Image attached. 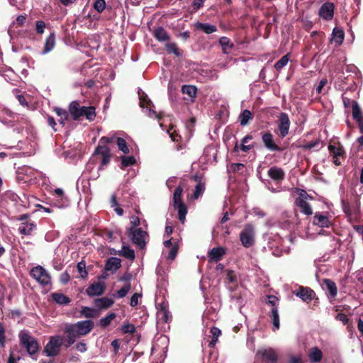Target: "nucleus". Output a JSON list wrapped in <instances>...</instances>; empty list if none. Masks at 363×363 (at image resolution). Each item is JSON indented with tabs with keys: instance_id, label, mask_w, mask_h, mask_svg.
<instances>
[{
	"instance_id": "nucleus-1",
	"label": "nucleus",
	"mask_w": 363,
	"mask_h": 363,
	"mask_svg": "<svg viewBox=\"0 0 363 363\" xmlns=\"http://www.w3.org/2000/svg\"><path fill=\"white\" fill-rule=\"evenodd\" d=\"M94 326V322L91 320L66 324L64 328V332L66 334V347L72 345L78 338L89 333Z\"/></svg>"
},
{
	"instance_id": "nucleus-2",
	"label": "nucleus",
	"mask_w": 363,
	"mask_h": 363,
	"mask_svg": "<svg viewBox=\"0 0 363 363\" xmlns=\"http://www.w3.org/2000/svg\"><path fill=\"white\" fill-rule=\"evenodd\" d=\"M183 193V186H178L173 194V206L178 211V218L182 223H184L187 214V206L182 201V196Z\"/></svg>"
},
{
	"instance_id": "nucleus-3",
	"label": "nucleus",
	"mask_w": 363,
	"mask_h": 363,
	"mask_svg": "<svg viewBox=\"0 0 363 363\" xmlns=\"http://www.w3.org/2000/svg\"><path fill=\"white\" fill-rule=\"evenodd\" d=\"M256 231L252 223H247L240 233V240L245 248H250L255 243Z\"/></svg>"
},
{
	"instance_id": "nucleus-4",
	"label": "nucleus",
	"mask_w": 363,
	"mask_h": 363,
	"mask_svg": "<svg viewBox=\"0 0 363 363\" xmlns=\"http://www.w3.org/2000/svg\"><path fill=\"white\" fill-rule=\"evenodd\" d=\"M21 345L26 348L30 355L35 354L39 350V345L35 338L28 333L21 331L19 334Z\"/></svg>"
},
{
	"instance_id": "nucleus-5",
	"label": "nucleus",
	"mask_w": 363,
	"mask_h": 363,
	"mask_svg": "<svg viewBox=\"0 0 363 363\" xmlns=\"http://www.w3.org/2000/svg\"><path fill=\"white\" fill-rule=\"evenodd\" d=\"M128 235L133 242L140 249H143L146 245L147 233L146 231L139 228H130L128 230Z\"/></svg>"
},
{
	"instance_id": "nucleus-6",
	"label": "nucleus",
	"mask_w": 363,
	"mask_h": 363,
	"mask_svg": "<svg viewBox=\"0 0 363 363\" xmlns=\"http://www.w3.org/2000/svg\"><path fill=\"white\" fill-rule=\"evenodd\" d=\"M30 274V276L42 286H48L51 283L50 274L42 266L38 265L33 267Z\"/></svg>"
},
{
	"instance_id": "nucleus-7",
	"label": "nucleus",
	"mask_w": 363,
	"mask_h": 363,
	"mask_svg": "<svg viewBox=\"0 0 363 363\" xmlns=\"http://www.w3.org/2000/svg\"><path fill=\"white\" fill-rule=\"evenodd\" d=\"M140 106L143 109V111L150 118L154 119H160V114L154 111L152 108L153 104L150 99L147 98V96L144 93L138 92Z\"/></svg>"
},
{
	"instance_id": "nucleus-8",
	"label": "nucleus",
	"mask_w": 363,
	"mask_h": 363,
	"mask_svg": "<svg viewBox=\"0 0 363 363\" xmlns=\"http://www.w3.org/2000/svg\"><path fill=\"white\" fill-rule=\"evenodd\" d=\"M62 345V338L59 335L52 336L45 346L43 353L46 356L53 357L59 354Z\"/></svg>"
},
{
	"instance_id": "nucleus-9",
	"label": "nucleus",
	"mask_w": 363,
	"mask_h": 363,
	"mask_svg": "<svg viewBox=\"0 0 363 363\" xmlns=\"http://www.w3.org/2000/svg\"><path fill=\"white\" fill-rule=\"evenodd\" d=\"M267 303L272 306L270 317L273 324V329L274 330H277L279 328V315L277 308L279 299L277 296L273 295L267 296Z\"/></svg>"
},
{
	"instance_id": "nucleus-10",
	"label": "nucleus",
	"mask_w": 363,
	"mask_h": 363,
	"mask_svg": "<svg viewBox=\"0 0 363 363\" xmlns=\"http://www.w3.org/2000/svg\"><path fill=\"white\" fill-rule=\"evenodd\" d=\"M290 124L291 123L288 114L286 113H281L278 118V130L279 137L283 138L289 134Z\"/></svg>"
},
{
	"instance_id": "nucleus-11",
	"label": "nucleus",
	"mask_w": 363,
	"mask_h": 363,
	"mask_svg": "<svg viewBox=\"0 0 363 363\" xmlns=\"http://www.w3.org/2000/svg\"><path fill=\"white\" fill-rule=\"evenodd\" d=\"M307 196L306 192L301 193L300 196L296 199V205L300 208L301 212L306 216L313 214V210L311 205L307 201Z\"/></svg>"
},
{
	"instance_id": "nucleus-12",
	"label": "nucleus",
	"mask_w": 363,
	"mask_h": 363,
	"mask_svg": "<svg viewBox=\"0 0 363 363\" xmlns=\"http://www.w3.org/2000/svg\"><path fill=\"white\" fill-rule=\"evenodd\" d=\"M261 356L262 359L269 363H277L278 355L276 350L273 348H262L257 352V356Z\"/></svg>"
},
{
	"instance_id": "nucleus-13",
	"label": "nucleus",
	"mask_w": 363,
	"mask_h": 363,
	"mask_svg": "<svg viewBox=\"0 0 363 363\" xmlns=\"http://www.w3.org/2000/svg\"><path fill=\"white\" fill-rule=\"evenodd\" d=\"M262 140L264 147L269 151L280 152L281 147L274 141L273 135L269 132H266L262 135Z\"/></svg>"
},
{
	"instance_id": "nucleus-14",
	"label": "nucleus",
	"mask_w": 363,
	"mask_h": 363,
	"mask_svg": "<svg viewBox=\"0 0 363 363\" xmlns=\"http://www.w3.org/2000/svg\"><path fill=\"white\" fill-rule=\"evenodd\" d=\"M94 154L101 157V165L99 167V170L101 169L103 166L109 163L110 150L107 146L99 145L94 152Z\"/></svg>"
},
{
	"instance_id": "nucleus-15",
	"label": "nucleus",
	"mask_w": 363,
	"mask_h": 363,
	"mask_svg": "<svg viewBox=\"0 0 363 363\" xmlns=\"http://www.w3.org/2000/svg\"><path fill=\"white\" fill-rule=\"evenodd\" d=\"M334 4L331 2L324 3L320 8L318 14L324 20L330 21L334 16Z\"/></svg>"
},
{
	"instance_id": "nucleus-16",
	"label": "nucleus",
	"mask_w": 363,
	"mask_h": 363,
	"mask_svg": "<svg viewBox=\"0 0 363 363\" xmlns=\"http://www.w3.org/2000/svg\"><path fill=\"white\" fill-rule=\"evenodd\" d=\"M294 293L297 297L300 298L303 301L307 303L311 301L315 296L314 291L308 287H300Z\"/></svg>"
},
{
	"instance_id": "nucleus-17",
	"label": "nucleus",
	"mask_w": 363,
	"mask_h": 363,
	"mask_svg": "<svg viewBox=\"0 0 363 363\" xmlns=\"http://www.w3.org/2000/svg\"><path fill=\"white\" fill-rule=\"evenodd\" d=\"M157 308H158V311L157 313V319L160 321H162L164 323H168L171 320L172 315L167 308V303L164 302H162V303L158 304Z\"/></svg>"
},
{
	"instance_id": "nucleus-18",
	"label": "nucleus",
	"mask_w": 363,
	"mask_h": 363,
	"mask_svg": "<svg viewBox=\"0 0 363 363\" xmlns=\"http://www.w3.org/2000/svg\"><path fill=\"white\" fill-rule=\"evenodd\" d=\"M36 229V224L33 221L22 222L18 228L20 234L23 235H30Z\"/></svg>"
},
{
	"instance_id": "nucleus-19",
	"label": "nucleus",
	"mask_w": 363,
	"mask_h": 363,
	"mask_svg": "<svg viewBox=\"0 0 363 363\" xmlns=\"http://www.w3.org/2000/svg\"><path fill=\"white\" fill-rule=\"evenodd\" d=\"M105 289L104 284L101 282H96L94 284H91L87 289H86V294L89 296H96L101 295Z\"/></svg>"
},
{
	"instance_id": "nucleus-20",
	"label": "nucleus",
	"mask_w": 363,
	"mask_h": 363,
	"mask_svg": "<svg viewBox=\"0 0 363 363\" xmlns=\"http://www.w3.org/2000/svg\"><path fill=\"white\" fill-rule=\"evenodd\" d=\"M268 176L276 182L282 181L285 177L284 171L281 167H272L268 169Z\"/></svg>"
},
{
	"instance_id": "nucleus-21",
	"label": "nucleus",
	"mask_w": 363,
	"mask_h": 363,
	"mask_svg": "<svg viewBox=\"0 0 363 363\" xmlns=\"http://www.w3.org/2000/svg\"><path fill=\"white\" fill-rule=\"evenodd\" d=\"M55 46V32H52L50 35L46 38L43 49L41 52L42 55H46L51 52Z\"/></svg>"
},
{
	"instance_id": "nucleus-22",
	"label": "nucleus",
	"mask_w": 363,
	"mask_h": 363,
	"mask_svg": "<svg viewBox=\"0 0 363 363\" xmlns=\"http://www.w3.org/2000/svg\"><path fill=\"white\" fill-rule=\"evenodd\" d=\"M313 224L321 228H328L331 225V221L328 216L318 213L313 217Z\"/></svg>"
},
{
	"instance_id": "nucleus-23",
	"label": "nucleus",
	"mask_w": 363,
	"mask_h": 363,
	"mask_svg": "<svg viewBox=\"0 0 363 363\" xmlns=\"http://www.w3.org/2000/svg\"><path fill=\"white\" fill-rule=\"evenodd\" d=\"M82 110L83 106H81L77 101H72L69 106V111L75 121L82 117Z\"/></svg>"
},
{
	"instance_id": "nucleus-24",
	"label": "nucleus",
	"mask_w": 363,
	"mask_h": 363,
	"mask_svg": "<svg viewBox=\"0 0 363 363\" xmlns=\"http://www.w3.org/2000/svg\"><path fill=\"white\" fill-rule=\"evenodd\" d=\"M308 356L311 362L317 363L322 359L323 352L318 347H314L309 350Z\"/></svg>"
},
{
	"instance_id": "nucleus-25",
	"label": "nucleus",
	"mask_w": 363,
	"mask_h": 363,
	"mask_svg": "<svg viewBox=\"0 0 363 363\" xmlns=\"http://www.w3.org/2000/svg\"><path fill=\"white\" fill-rule=\"evenodd\" d=\"M121 266V259L116 257H111L106 261L105 268L108 271H115L118 269Z\"/></svg>"
},
{
	"instance_id": "nucleus-26",
	"label": "nucleus",
	"mask_w": 363,
	"mask_h": 363,
	"mask_svg": "<svg viewBox=\"0 0 363 363\" xmlns=\"http://www.w3.org/2000/svg\"><path fill=\"white\" fill-rule=\"evenodd\" d=\"M154 37L160 42H167L169 40V35L162 27H158L153 32Z\"/></svg>"
},
{
	"instance_id": "nucleus-27",
	"label": "nucleus",
	"mask_w": 363,
	"mask_h": 363,
	"mask_svg": "<svg viewBox=\"0 0 363 363\" xmlns=\"http://www.w3.org/2000/svg\"><path fill=\"white\" fill-rule=\"evenodd\" d=\"M219 43L224 54H229L232 52L234 45L228 38L221 37L219 40Z\"/></svg>"
},
{
	"instance_id": "nucleus-28",
	"label": "nucleus",
	"mask_w": 363,
	"mask_h": 363,
	"mask_svg": "<svg viewBox=\"0 0 363 363\" xmlns=\"http://www.w3.org/2000/svg\"><path fill=\"white\" fill-rule=\"evenodd\" d=\"M323 281L325 285L328 296L332 298L335 297L337 293V289L335 283L333 281L328 279H325Z\"/></svg>"
},
{
	"instance_id": "nucleus-29",
	"label": "nucleus",
	"mask_w": 363,
	"mask_h": 363,
	"mask_svg": "<svg viewBox=\"0 0 363 363\" xmlns=\"http://www.w3.org/2000/svg\"><path fill=\"white\" fill-rule=\"evenodd\" d=\"M345 38L343 30L339 28H334L332 33V40L336 43L337 45H340Z\"/></svg>"
},
{
	"instance_id": "nucleus-30",
	"label": "nucleus",
	"mask_w": 363,
	"mask_h": 363,
	"mask_svg": "<svg viewBox=\"0 0 363 363\" xmlns=\"http://www.w3.org/2000/svg\"><path fill=\"white\" fill-rule=\"evenodd\" d=\"M52 299L59 305L67 306L70 303V298L61 293H52Z\"/></svg>"
},
{
	"instance_id": "nucleus-31",
	"label": "nucleus",
	"mask_w": 363,
	"mask_h": 363,
	"mask_svg": "<svg viewBox=\"0 0 363 363\" xmlns=\"http://www.w3.org/2000/svg\"><path fill=\"white\" fill-rule=\"evenodd\" d=\"M252 119V114L248 109L242 111L238 117L239 122L242 126L247 125Z\"/></svg>"
},
{
	"instance_id": "nucleus-32",
	"label": "nucleus",
	"mask_w": 363,
	"mask_h": 363,
	"mask_svg": "<svg viewBox=\"0 0 363 363\" xmlns=\"http://www.w3.org/2000/svg\"><path fill=\"white\" fill-rule=\"evenodd\" d=\"M55 197L61 198V203L59 204L60 208H66L69 206V201L66 196L64 194V191L60 188H57L54 190Z\"/></svg>"
},
{
	"instance_id": "nucleus-33",
	"label": "nucleus",
	"mask_w": 363,
	"mask_h": 363,
	"mask_svg": "<svg viewBox=\"0 0 363 363\" xmlns=\"http://www.w3.org/2000/svg\"><path fill=\"white\" fill-rule=\"evenodd\" d=\"M352 118L358 123L362 118V110L359 106V104L353 101L352 103Z\"/></svg>"
},
{
	"instance_id": "nucleus-34",
	"label": "nucleus",
	"mask_w": 363,
	"mask_h": 363,
	"mask_svg": "<svg viewBox=\"0 0 363 363\" xmlns=\"http://www.w3.org/2000/svg\"><path fill=\"white\" fill-rule=\"evenodd\" d=\"M113 304V301L107 297H103L95 300V306L99 308H107Z\"/></svg>"
},
{
	"instance_id": "nucleus-35",
	"label": "nucleus",
	"mask_w": 363,
	"mask_h": 363,
	"mask_svg": "<svg viewBox=\"0 0 363 363\" xmlns=\"http://www.w3.org/2000/svg\"><path fill=\"white\" fill-rule=\"evenodd\" d=\"M225 253V250L223 247H213L209 252L211 259L218 261Z\"/></svg>"
},
{
	"instance_id": "nucleus-36",
	"label": "nucleus",
	"mask_w": 363,
	"mask_h": 363,
	"mask_svg": "<svg viewBox=\"0 0 363 363\" xmlns=\"http://www.w3.org/2000/svg\"><path fill=\"white\" fill-rule=\"evenodd\" d=\"M82 116H85L90 121L94 120L96 117L95 108L93 106H83Z\"/></svg>"
},
{
	"instance_id": "nucleus-37",
	"label": "nucleus",
	"mask_w": 363,
	"mask_h": 363,
	"mask_svg": "<svg viewBox=\"0 0 363 363\" xmlns=\"http://www.w3.org/2000/svg\"><path fill=\"white\" fill-rule=\"evenodd\" d=\"M269 247L272 250V253L276 257H280L283 254H288L289 252V247H279V246H274L273 244H270Z\"/></svg>"
},
{
	"instance_id": "nucleus-38",
	"label": "nucleus",
	"mask_w": 363,
	"mask_h": 363,
	"mask_svg": "<svg viewBox=\"0 0 363 363\" xmlns=\"http://www.w3.org/2000/svg\"><path fill=\"white\" fill-rule=\"evenodd\" d=\"M55 112L59 116L58 121L60 124H61L62 126H65L66 121L68 118V113L67 111L57 107L55 108Z\"/></svg>"
},
{
	"instance_id": "nucleus-39",
	"label": "nucleus",
	"mask_w": 363,
	"mask_h": 363,
	"mask_svg": "<svg viewBox=\"0 0 363 363\" xmlns=\"http://www.w3.org/2000/svg\"><path fill=\"white\" fill-rule=\"evenodd\" d=\"M343 211L350 216L352 215H357L359 213V207H356L355 208L352 209L349 203L342 201V202Z\"/></svg>"
},
{
	"instance_id": "nucleus-40",
	"label": "nucleus",
	"mask_w": 363,
	"mask_h": 363,
	"mask_svg": "<svg viewBox=\"0 0 363 363\" xmlns=\"http://www.w3.org/2000/svg\"><path fill=\"white\" fill-rule=\"evenodd\" d=\"M182 91L184 94H187L189 97L194 98L196 96L197 89L193 85H183Z\"/></svg>"
},
{
	"instance_id": "nucleus-41",
	"label": "nucleus",
	"mask_w": 363,
	"mask_h": 363,
	"mask_svg": "<svg viewBox=\"0 0 363 363\" xmlns=\"http://www.w3.org/2000/svg\"><path fill=\"white\" fill-rule=\"evenodd\" d=\"M119 255L130 260L135 259L134 250L128 247L123 246L122 250L119 252Z\"/></svg>"
},
{
	"instance_id": "nucleus-42",
	"label": "nucleus",
	"mask_w": 363,
	"mask_h": 363,
	"mask_svg": "<svg viewBox=\"0 0 363 363\" xmlns=\"http://www.w3.org/2000/svg\"><path fill=\"white\" fill-rule=\"evenodd\" d=\"M197 28L202 30L207 34H211L217 30L216 26L209 23H200L198 24Z\"/></svg>"
},
{
	"instance_id": "nucleus-43",
	"label": "nucleus",
	"mask_w": 363,
	"mask_h": 363,
	"mask_svg": "<svg viewBox=\"0 0 363 363\" xmlns=\"http://www.w3.org/2000/svg\"><path fill=\"white\" fill-rule=\"evenodd\" d=\"M165 48L168 52L173 53L177 57H180L183 54V52L177 48V45L174 43H166Z\"/></svg>"
},
{
	"instance_id": "nucleus-44",
	"label": "nucleus",
	"mask_w": 363,
	"mask_h": 363,
	"mask_svg": "<svg viewBox=\"0 0 363 363\" xmlns=\"http://www.w3.org/2000/svg\"><path fill=\"white\" fill-rule=\"evenodd\" d=\"M116 313H109L108 315L102 318L100 320V321H99L100 325L104 328L107 327L108 325H110V323L116 318Z\"/></svg>"
},
{
	"instance_id": "nucleus-45",
	"label": "nucleus",
	"mask_w": 363,
	"mask_h": 363,
	"mask_svg": "<svg viewBox=\"0 0 363 363\" xmlns=\"http://www.w3.org/2000/svg\"><path fill=\"white\" fill-rule=\"evenodd\" d=\"M328 149L330 151V153L333 156V157H339L342 155L343 154V150L342 147H337L333 145H330L328 146Z\"/></svg>"
},
{
	"instance_id": "nucleus-46",
	"label": "nucleus",
	"mask_w": 363,
	"mask_h": 363,
	"mask_svg": "<svg viewBox=\"0 0 363 363\" xmlns=\"http://www.w3.org/2000/svg\"><path fill=\"white\" fill-rule=\"evenodd\" d=\"M289 60V54L284 55L279 60L274 64V68L280 70L284 68Z\"/></svg>"
},
{
	"instance_id": "nucleus-47",
	"label": "nucleus",
	"mask_w": 363,
	"mask_h": 363,
	"mask_svg": "<svg viewBox=\"0 0 363 363\" xmlns=\"http://www.w3.org/2000/svg\"><path fill=\"white\" fill-rule=\"evenodd\" d=\"M136 162L133 156L121 157V165L123 167H127L133 165Z\"/></svg>"
},
{
	"instance_id": "nucleus-48",
	"label": "nucleus",
	"mask_w": 363,
	"mask_h": 363,
	"mask_svg": "<svg viewBox=\"0 0 363 363\" xmlns=\"http://www.w3.org/2000/svg\"><path fill=\"white\" fill-rule=\"evenodd\" d=\"M77 268L81 278L84 279L87 277L88 273L86 270L85 261L82 260L79 262H78Z\"/></svg>"
},
{
	"instance_id": "nucleus-49",
	"label": "nucleus",
	"mask_w": 363,
	"mask_h": 363,
	"mask_svg": "<svg viewBox=\"0 0 363 363\" xmlns=\"http://www.w3.org/2000/svg\"><path fill=\"white\" fill-rule=\"evenodd\" d=\"M205 190V184L204 183L199 182L195 187V190L194 192V198L197 199L200 196H201Z\"/></svg>"
},
{
	"instance_id": "nucleus-50",
	"label": "nucleus",
	"mask_w": 363,
	"mask_h": 363,
	"mask_svg": "<svg viewBox=\"0 0 363 363\" xmlns=\"http://www.w3.org/2000/svg\"><path fill=\"white\" fill-rule=\"evenodd\" d=\"M117 145L118 149L124 154L129 152V148L127 145L126 141L122 138H117Z\"/></svg>"
},
{
	"instance_id": "nucleus-51",
	"label": "nucleus",
	"mask_w": 363,
	"mask_h": 363,
	"mask_svg": "<svg viewBox=\"0 0 363 363\" xmlns=\"http://www.w3.org/2000/svg\"><path fill=\"white\" fill-rule=\"evenodd\" d=\"M121 332L124 334L126 333H134L135 331V327L134 325L130 324L129 323H124L121 326Z\"/></svg>"
},
{
	"instance_id": "nucleus-52",
	"label": "nucleus",
	"mask_w": 363,
	"mask_h": 363,
	"mask_svg": "<svg viewBox=\"0 0 363 363\" xmlns=\"http://www.w3.org/2000/svg\"><path fill=\"white\" fill-rule=\"evenodd\" d=\"M130 289V284L128 283L125 286L116 291V296L119 298L125 297Z\"/></svg>"
},
{
	"instance_id": "nucleus-53",
	"label": "nucleus",
	"mask_w": 363,
	"mask_h": 363,
	"mask_svg": "<svg viewBox=\"0 0 363 363\" xmlns=\"http://www.w3.org/2000/svg\"><path fill=\"white\" fill-rule=\"evenodd\" d=\"M93 6L97 12H103L106 7L105 0H96Z\"/></svg>"
},
{
	"instance_id": "nucleus-54",
	"label": "nucleus",
	"mask_w": 363,
	"mask_h": 363,
	"mask_svg": "<svg viewBox=\"0 0 363 363\" xmlns=\"http://www.w3.org/2000/svg\"><path fill=\"white\" fill-rule=\"evenodd\" d=\"M46 24L43 21H35V31L38 34L42 35L45 32Z\"/></svg>"
},
{
	"instance_id": "nucleus-55",
	"label": "nucleus",
	"mask_w": 363,
	"mask_h": 363,
	"mask_svg": "<svg viewBox=\"0 0 363 363\" xmlns=\"http://www.w3.org/2000/svg\"><path fill=\"white\" fill-rule=\"evenodd\" d=\"M211 333L213 335V340L212 341L210 342V345L211 346H213L215 342L217 341L218 340V336L220 335L221 333V331L219 328H216V327H213L211 329Z\"/></svg>"
},
{
	"instance_id": "nucleus-56",
	"label": "nucleus",
	"mask_w": 363,
	"mask_h": 363,
	"mask_svg": "<svg viewBox=\"0 0 363 363\" xmlns=\"http://www.w3.org/2000/svg\"><path fill=\"white\" fill-rule=\"evenodd\" d=\"M80 312L86 318H92L94 316V310L86 306L82 307Z\"/></svg>"
},
{
	"instance_id": "nucleus-57",
	"label": "nucleus",
	"mask_w": 363,
	"mask_h": 363,
	"mask_svg": "<svg viewBox=\"0 0 363 363\" xmlns=\"http://www.w3.org/2000/svg\"><path fill=\"white\" fill-rule=\"evenodd\" d=\"M335 319L342 322L344 325H347L349 322L347 315L345 313H340L335 315Z\"/></svg>"
},
{
	"instance_id": "nucleus-58",
	"label": "nucleus",
	"mask_w": 363,
	"mask_h": 363,
	"mask_svg": "<svg viewBox=\"0 0 363 363\" xmlns=\"http://www.w3.org/2000/svg\"><path fill=\"white\" fill-rule=\"evenodd\" d=\"M245 167V165L242 163H233L230 165V171L233 172H239L242 171Z\"/></svg>"
},
{
	"instance_id": "nucleus-59",
	"label": "nucleus",
	"mask_w": 363,
	"mask_h": 363,
	"mask_svg": "<svg viewBox=\"0 0 363 363\" xmlns=\"http://www.w3.org/2000/svg\"><path fill=\"white\" fill-rule=\"evenodd\" d=\"M140 297V295L139 294H134L131 298L130 301V305L133 307L136 306L138 305V299Z\"/></svg>"
},
{
	"instance_id": "nucleus-60",
	"label": "nucleus",
	"mask_w": 363,
	"mask_h": 363,
	"mask_svg": "<svg viewBox=\"0 0 363 363\" xmlns=\"http://www.w3.org/2000/svg\"><path fill=\"white\" fill-rule=\"evenodd\" d=\"M69 280L70 276L67 272H65L62 274H61L60 281L62 284H66L69 282Z\"/></svg>"
},
{
	"instance_id": "nucleus-61",
	"label": "nucleus",
	"mask_w": 363,
	"mask_h": 363,
	"mask_svg": "<svg viewBox=\"0 0 363 363\" xmlns=\"http://www.w3.org/2000/svg\"><path fill=\"white\" fill-rule=\"evenodd\" d=\"M177 254V247L172 246L168 253L167 258L169 259H174Z\"/></svg>"
},
{
	"instance_id": "nucleus-62",
	"label": "nucleus",
	"mask_w": 363,
	"mask_h": 363,
	"mask_svg": "<svg viewBox=\"0 0 363 363\" xmlns=\"http://www.w3.org/2000/svg\"><path fill=\"white\" fill-rule=\"evenodd\" d=\"M75 347L79 352L82 353L85 352L87 350L86 344L84 342H78Z\"/></svg>"
},
{
	"instance_id": "nucleus-63",
	"label": "nucleus",
	"mask_w": 363,
	"mask_h": 363,
	"mask_svg": "<svg viewBox=\"0 0 363 363\" xmlns=\"http://www.w3.org/2000/svg\"><path fill=\"white\" fill-rule=\"evenodd\" d=\"M111 346L113 347V353L114 355H117L118 353V350L120 348V344L118 339H115L111 342Z\"/></svg>"
},
{
	"instance_id": "nucleus-64",
	"label": "nucleus",
	"mask_w": 363,
	"mask_h": 363,
	"mask_svg": "<svg viewBox=\"0 0 363 363\" xmlns=\"http://www.w3.org/2000/svg\"><path fill=\"white\" fill-rule=\"evenodd\" d=\"M57 235V233L55 231H50L45 234V239L48 242L52 241Z\"/></svg>"
}]
</instances>
